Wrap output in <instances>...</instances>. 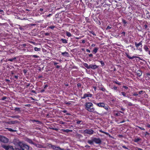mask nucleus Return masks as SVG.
<instances>
[{
    "mask_svg": "<svg viewBox=\"0 0 150 150\" xmlns=\"http://www.w3.org/2000/svg\"><path fill=\"white\" fill-rule=\"evenodd\" d=\"M85 109L88 111L98 114V113L95 110L93 107L91 108L93 106V104L91 103L86 102L85 104Z\"/></svg>",
    "mask_w": 150,
    "mask_h": 150,
    "instance_id": "1",
    "label": "nucleus"
},
{
    "mask_svg": "<svg viewBox=\"0 0 150 150\" xmlns=\"http://www.w3.org/2000/svg\"><path fill=\"white\" fill-rule=\"evenodd\" d=\"M18 147L16 150H29V147L27 144L22 142L18 143Z\"/></svg>",
    "mask_w": 150,
    "mask_h": 150,
    "instance_id": "2",
    "label": "nucleus"
},
{
    "mask_svg": "<svg viewBox=\"0 0 150 150\" xmlns=\"http://www.w3.org/2000/svg\"><path fill=\"white\" fill-rule=\"evenodd\" d=\"M94 132V131L91 129H86L83 130L81 132L82 134H87L90 135H92L93 134Z\"/></svg>",
    "mask_w": 150,
    "mask_h": 150,
    "instance_id": "3",
    "label": "nucleus"
},
{
    "mask_svg": "<svg viewBox=\"0 0 150 150\" xmlns=\"http://www.w3.org/2000/svg\"><path fill=\"white\" fill-rule=\"evenodd\" d=\"M0 141L4 143H7L9 141V139L7 137L0 135Z\"/></svg>",
    "mask_w": 150,
    "mask_h": 150,
    "instance_id": "4",
    "label": "nucleus"
},
{
    "mask_svg": "<svg viewBox=\"0 0 150 150\" xmlns=\"http://www.w3.org/2000/svg\"><path fill=\"white\" fill-rule=\"evenodd\" d=\"M49 146L53 150H64V149L61 148L58 146H56L52 145V144H49Z\"/></svg>",
    "mask_w": 150,
    "mask_h": 150,
    "instance_id": "5",
    "label": "nucleus"
},
{
    "mask_svg": "<svg viewBox=\"0 0 150 150\" xmlns=\"http://www.w3.org/2000/svg\"><path fill=\"white\" fill-rule=\"evenodd\" d=\"M2 147L6 150H14L13 147L11 146L3 145Z\"/></svg>",
    "mask_w": 150,
    "mask_h": 150,
    "instance_id": "6",
    "label": "nucleus"
},
{
    "mask_svg": "<svg viewBox=\"0 0 150 150\" xmlns=\"http://www.w3.org/2000/svg\"><path fill=\"white\" fill-rule=\"evenodd\" d=\"M25 140L28 142V143H29L30 144H33L34 145H35L36 146H37V147H38V146L36 144L34 143V142H33L32 141V139H29V138H26L25 139Z\"/></svg>",
    "mask_w": 150,
    "mask_h": 150,
    "instance_id": "7",
    "label": "nucleus"
},
{
    "mask_svg": "<svg viewBox=\"0 0 150 150\" xmlns=\"http://www.w3.org/2000/svg\"><path fill=\"white\" fill-rule=\"evenodd\" d=\"M93 141L94 142L98 144H100L101 143V141L100 138L94 137L93 138Z\"/></svg>",
    "mask_w": 150,
    "mask_h": 150,
    "instance_id": "8",
    "label": "nucleus"
},
{
    "mask_svg": "<svg viewBox=\"0 0 150 150\" xmlns=\"http://www.w3.org/2000/svg\"><path fill=\"white\" fill-rule=\"evenodd\" d=\"M92 96V95L91 94L88 93H85L83 95V97L81 98V99H85L86 98L90 97H91Z\"/></svg>",
    "mask_w": 150,
    "mask_h": 150,
    "instance_id": "9",
    "label": "nucleus"
},
{
    "mask_svg": "<svg viewBox=\"0 0 150 150\" xmlns=\"http://www.w3.org/2000/svg\"><path fill=\"white\" fill-rule=\"evenodd\" d=\"M126 56L129 59H132L134 58H139V59H140V58L138 56H133L132 57H131L127 53L126 54Z\"/></svg>",
    "mask_w": 150,
    "mask_h": 150,
    "instance_id": "10",
    "label": "nucleus"
},
{
    "mask_svg": "<svg viewBox=\"0 0 150 150\" xmlns=\"http://www.w3.org/2000/svg\"><path fill=\"white\" fill-rule=\"evenodd\" d=\"M105 104L103 102H100L97 104H96V105L99 107L103 108L105 105Z\"/></svg>",
    "mask_w": 150,
    "mask_h": 150,
    "instance_id": "11",
    "label": "nucleus"
},
{
    "mask_svg": "<svg viewBox=\"0 0 150 150\" xmlns=\"http://www.w3.org/2000/svg\"><path fill=\"white\" fill-rule=\"evenodd\" d=\"M18 122L17 120L7 122V123L9 125L13 124L18 123Z\"/></svg>",
    "mask_w": 150,
    "mask_h": 150,
    "instance_id": "12",
    "label": "nucleus"
},
{
    "mask_svg": "<svg viewBox=\"0 0 150 150\" xmlns=\"http://www.w3.org/2000/svg\"><path fill=\"white\" fill-rule=\"evenodd\" d=\"M90 67V69H95L97 68L98 67V66L96 64L94 65H92L91 64Z\"/></svg>",
    "mask_w": 150,
    "mask_h": 150,
    "instance_id": "13",
    "label": "nucleus"
},
{
    "mask_svg": "<svg viewBox=\"0 0 150 150\" xmlns=\"http://www.w3.org/2000/svg\"><path fill=\"white\" fill-rule=\"evenodd\" d=\"M62 54L64 56H68L69 54L68 52H62Z\"/></svg>",
    "mask_w": 150,
    "mask_h": 150,
    "instance_id": "14",
    "label": "nucleus"
},
{
    "mask_svg": "<svg viewBox=\"0 0 150 150\" xmlns=\"http://www.w3.org/2000/svg\"><path fill=\"white\" fill-rule=\"evenodd\" d=\"M83 65L85 67H86L87 69H90V65H88L87 63H84L83 64Z\"/></svg>",
    "mask_w": 150,
    "mask_h": 150,
    "instance_id": "15",
    "label": "nucleus"
},
{
    "mask_svg": "<svg viewBox=\"0 0 150 150\" xmlns=\"http://www.w3.org/2000/svg\"><path fill=\"white\" fill-rule=\"evenodd\" d=\"M93 138H92V139L91 140H88L87 141V142L89 144L92 145L93 144Z\"/></svg>",
    "mask_w": 150,
    "mask_h": 150,
    "instance_id": "16",
    "label": "nucleus"
},
{
    "mask_svg": "<svg viewBox=\"0 0 150 150\" xmlns=\"http://www.w3.org/2000/svg\"><path fill=\"white\" fill-rule=\"evenodd\" d=\"M6 129H8L9 131L11 132H16L17 131L16 130H13L11 128H6Z\"/></svg>",
    "mask_w": 150,
    "mask_h": 150,
    "instance_id": "17",
    "label": "nucleus"
},
{
    "mask_svg": "<svg viewBox=\"0 0 150 150\" xmlns=\"http://www.w3.org/2000/svg\"><path fill=\"white\" fill-rule=\"evenodd\" d=\"M62 131L64 132H66L67 133H68L69 132H71L72 131V130H69V129H62Z\"/></svg>",
    "mask_w": 150,
    "mask_h": 150,
    "instance_id": "18",
    "label": "nucleus"
},
{
    "mask_svg": "<svg viewBox=\"0 0 150 150\" xmlns=\"http://www.w3.org/2000/svg\"><path fill=\"white\" fill-rule=\"evenodd\" d=\"M135 45L136 47H138L140 45H142V42H139V43L137 44L136 42H135Z\"/></svg>",
    "mask_w": 150,
    "mask_h": 150,
    "instance_id": "19",
    "label": "nucleus"
},
{
    "mask_svg": "<svg viewBox=\"0 0 150 150\" xmlns=\"http://www.w3.org/2000/svg\"><path fill=\"white\" fill-rule=\"evenodd\" d=\"M19 27V28L21 30H24V28L25 27V26H21L20 25H18Z\"/></svg>",
    "mask_w": 150,
    "mask_h": 150,
    "instance_id": "20",
    "label": "nucleus"
},
{
    "mask_svg": "<svg viewBox=\"0 0 150 150\" xmlns=\"http://www.w3.org/2000/svg\"><path fill=\"white\" fill-rule=\"evenodd\" d=\"M61 41H62L63 43H67V40L66 39H61Z\"/></svg>",
    "mask_w": 150,
    "mask_h": 150,
    "instance_id": "21",
    "label": "nucleus"
},
{
    "mask_svg": "<svg viewBox=\"0 0 150 150\" xmlns=\"http://www.w3.org/2000/svg\"><path fill=\"white\" fill-rule=\"evenodd\" d=\"M10 117L11 118H19L20 117V116H19L18 115H11L10 116Z\"/></svg>",
    "mask_w": 150,
    "mask_h": 150,
    "instance_id": "22",
    "label": "nucleus"
},
{
    "mask_svg": "<svg viewBox=\"0 0 150 150\" xmlns=\"http://www.w3.org/2000/svg\"><path fill=\"white\" fill-rule=\"evenodd\" d=\"M66 35L68 37H70L71 36V35L69 32H68V31H66Z\"/></svg>",
    "mask_w": 150,
    "mask_h": 150,
    "instance_id": "23",
    "label": "nucleus"
},
{
    "mask_svg": "<svg viewBox=\"0 0 150 150\" xmlns=\"http://www.w3.org/2000/svg\"><path fill=\"white\" fill-rule=\"evenodd\" d=\"M98 50V48L97 47H95L94 49L93 50V52H94V54H96Z\"/></svg>",
    "mask_w": 150,
    "mask_h": 150,
    "instance_id": "24",
    "label": "nucleus"
},
{
    "mask_svg": "<svg viewBox=\"0 0 150 150\" xmlns=\"http://www.w3.org/2000/svg\"><path fill=\"white\" fill-rule=\"evenodd\" d=\"M16 57H14L13 58H12V59H8V61H10V62H13L14 60H16Z\"/></svg>",
    "mask_w": 150,
    "mask_h": 150,
    "instance_id": "25",
    "label": "nucleus"
},
{
    "mask_svg": "<svg viewBox=\"0 0 150 150\" xmlns=\"http://www.w3.org/2000/svg\"><path fill=\"white\" fill-rule=\"evenodd\" d=\"M34 50L36 51H40L41 50L40 48H38L37 47H35L34 48Z\"/></svg>",
    "mask_w": 150,
    "mask_h": 150,
    "instance_id": "26",
    "label": "nucleus"
},
{
    "mask_svg": "<svg viewBox=\"0 0 150 150\" xmlns=\"http://www.w3.org/2000/svg\"><path fill=\"white\" fill-rule=\"evenodd\" d=\"M15 111H17L18 112H21V110H20V108H16L14 110Z\"/></svg>",
    "mask_w": 150,
    "mask_h": 150,
    "instance_id": "27",
    "label": "nucleus"
},
{
    "mask_svg": "<svg viewBox=\"0 0 150 150\" xmlns=\"http://www.w3.org/2000/svg\"><path fill=\"white\" fill-rule=\"evenodd\" d=\"M141 140L140 139L138 138L134 139V141L135 142H137L140 141Z\"/></svg>",
    "mask_w": 150,
    "mask_h": 150,
    "instance_id": "28",
    "label": "nucleus"
},
{
    "mask_svg": "<svg viewBox=\"0 0 150 150\" xmlns=\"http://www.w3.org/2000/svg\"><path fill=\"white\" fill-rule=\"evenodd\" d=\"M103 108H104L107 110H108L109 108V107L107 105H105H105H104V107H103Z\"/></svg>",
    "mask_w": 150,
    "mask_h": 150,
    "instance_id": "29",
    "label": "nucleus"
},
{
    "mask_svg": "<svg viewBox=\"0 0 150 150\" xmlns=\"http://www.w3.org/2000/svg\"><path fill=\"white\" fill-rule=\"evenodd\" d=\"M145 93V91L142 90L138 92L139 94H144Z\"/></svg>",
    "mask_w": 150,
    "mask_h": 150,
    "instance_id": "30",
    "label": "nucleus"
},
{
    "mask_svg": "<svg viewBox=\"0 0 150 150\" xmlns=\"http://www.w3.org/2000/svg\"><path fill=\"white\" fill-rule=\"evenodd\" d=\"M137 75L139 77H140L141 76H142V73L141 72L139 71V72L137 73Z\"/></svg>",
    "mask_w": 150,
    "mask_h": 150,
    "instance_id": "31",
    "label": "nucleus"
},
{
    "mask_svg": "<svg viewBox=\"0 0 150 150\" xmlns=\"http://www.w3.org/2000/svg\"><path fill=\"white\" fill-rule=\"evenodd\" d=\"M125 101H127V103L128 104V105L129 106H131L133 105V104H132V103H131L127 101V100H125Z\"/></svg>",
    "mask_w": 150,
    "mask_h": 150,
    "instance_id": "32",
    "label": "nucleus"
},
{
    "mask_svg": "<svg viewBox=\"0 0 150 150\" xmlns=\"http://www.w3.org/2000/svg\"><path fill=\"white\" fill-rule=\"evenodd\" d=\"M133 96H138V97H140V96L138 95V94L137 93V92H136L134 93L133 94Z\"/></svg>",
    "mask_w": 150,
    "mask_h": 150,
    "instance_id": "33",
    "label": "nucleus"
},
{
    "mask_svg": "<svg viewBox=\"0 0 150 150\" xmlns=\"http://www.w3.org/2000/svg\"><path fill=\"white\" fill-rule=\"evenodd\" d=\"M100 90L101 91H106V89L105 88H104L103 87H100Z\"/></svg>",
    "mask_w": 150,
    "mask_h": 150,
    "instance_id": "34",
    "label": "nucleus"
},
{
    "mask_svg": "<svg viewBox=\"0 0 150 150\" xmlns=\"http://www.w3.org/2000/svg\"><path fill=\"white\" fill-rule=\"evenodd\" d=\"M31 56L35 58H38L39 57V56H37L36 55H31Z\"/></svg>",
    "mask_w": 150,
    "mask_h": 150,
    "instance_id": "35",
    "label": "nucleus"
},
{
    "mask_svg": "<svg viewBox=\"0 0 150 150\" xmlns=\"http://www.w3.org/2000/svg\"><path fill=\"white\" fill-rule=\"evenodd\" d=\"M144 49L146 51H148L149 48L146 46H145L144 47Z\"/></svg>",
    "mask_w": 150,
    "mask_h": 150,
    "instance_id": "36",
    "label": "nucleus"
},
{
    "mask_svg": "<svg viewBox=\"0 0 150 150\" xmlns=\"http://www.w3.org/2000/svg\"><path fill=\"white\" fill-rule=\"evenodd\" d=\"M121 95H123L124 97L126 96V94L124 92H121Z\"/></svg>",
    "mask_w": 150,
    "mask_h": 150,
    "instance_id": "37",
    "label": "nucleus"
},
{
    "mask_svg": "<svg viewBox=\"0 0 150 150\" xmlns=\"http://www.w3.org/2000/svg\"><path fill=\"white\" fill-rule=\"evenodd\" d=\"M99 62H100V63H101L102 66H103L105 65L103 61H99Z\"/></svg>",
    "mask_w": 150,
    "mask_h": 150,
    "instance_id": "38",
    "label": "nucleus"
},
{
    "mask_svg": "<svg viewBox=\"0 0 150 150\" xmlns=\"http://www.w3.org/2000/svg\"><path fill=\"white\" fill-rule=\"evenodd\" d=\"M90 33L93 34L94 36H96V35L95 34V33L93 31H89Z\"/></svg>",
    "mask_w": 150,
    "mask_h": 150,
    "instance_id": "39",
    "label": "nucleus"
},
{
    "mask_svg": "<svg viewBox=\"0 0 150 150\" xmlns=\"http://www.w3.org/2000/svg\"><path fill=\"white\" fill-rule=\"evenodd\" d=\"M136 127H138L139 128V129H141L142 130H145V129L144 128H143V127H139V126H136Z\"/></svg>",
    "mask_w": 150,
    "mask_h": 150,
    "instance_id": "40",
    "label": "nucleus"
},
{
    "mask_svg": "<svg viewBox=\"0 0 150 150\" xmlns=\"http://www.w3.org/2000/svg\"><path fill=\"white\" fill-rule=\"evenodd\" d=\"M113 82L119 85H121V83H120L118 82L117 81H113Z\"/></svg>",
    "mask_w": 150,
    "mask_h": 150,
    "instance_id": "41",
    "label": "nucleus"
},
{
    "mask_svg": "<svg viewBox=\"0 0 150 150\" xmlns=\"http://www.w3.org/2000/svg\"><path fill=\"white\" fill-rule=\"evenodd\" d=\"M122 22L125 24H126L127 23V21L124 19L122 20Z\"/></svg>",
    "mask_w": 150,
    "mask_h": 150,
    "instance_id": "42",
    "label": "nucleus"
},
{
    "mask_svg": "<svg viewBox=\"0 0 150 150\" xmlns=\"http://www.w3.org/2000/svg\"><path fill=\"white\" fill-rule=\"evenodd\" d=\"M65 103L66 104L70 105L71 104L70 102H67L65 101Z\"/></svg>",
    "mask_w": 150,
    "mask_h": 150,
    "instance_id": "43",
    "label": "nucleus"
},
{
    "mask_svg": "<svg viewBox=\"0 0 150 150\" xmlns=\"http://www.w3.org/2000/svg\"><path fill=\"white\" fill-rule=\"evenodd\" d=\"M55 27L54 26H50L49 27V28L51 29H53Z\"/></svg>",
    "mask_w": 150,
    "mask_h": 150,
    "instance_id": "44",
    "label": "nucleus"
},
{
    "mask_svg": "<svg viewBox=\"0 0 150 150\" xmlns=\"http://www.w3.org/2000/svg\"><path fill=\"white\" fill-rule=\"evenodd\" d=\"M147 25L146 24H145L144 25V27L145 29H146L147 28Z\"/></svg>",
    "mask_w": 150,
    "mask_h": 150,
    "instance_id": "45",
    "label": "nucleus"
},
{
    "mask_svg": "<svg viewBox=\"0 0 150 150\" xmlns=\"http://www.w3.org/2000/svg\"><path fill=\"white\" fill-rule=\"evenodd\" d=\"M81 121H82L81 120L77 121L76 122V123L78 124H80Z\"/></svg>",
    "mask_w": 150,
    "mask_h": 150,
    "instance_id": "46",
    "label": "nucleus"
},
{
    "mask_svg": "<svg viewBox=\"0 0 150 150\" xmlns=\"http://www.w3.org/2000/svg\"><path fill=\"white\" fill-rule=\"evenodd\" d=\"M117 88V87L116 86H114L113 88H112V89H114L115 90H116Z\"/></svg>",
    "mask_w": 150,
    "mask_h": 150,
    "instance_id": "47",
    "label": "nucleus"
},
{
    "mask_svg": "<svg viewBox=\"0 0 150 150\" xmlns=\"http://www.w3.org/2000/svg\"><path fill=\"white\" fill-rule=\"evenodd\" d=\"M53 63H54V65H56L57 64H58V63H57V62H56L54 61H53Z\"/></svg>",
    "mask_w": 150,
    "mask_h": 150,
    "instance_id": "48",
    "label": "nucleus"
},
{
    "mask_svg": "<svg viewBox=\"0 0 150 150\" xmlns=\"http://www.w3.org/2000/svg\"><path fill=\"white\" fill-rule=\"evenodd\" d=\"M6 98V97H5V96H4L3 97H2V100H5Z\"/></svg>",
    "mask_w": 150,
    "mask_h": 150,
    "instance_id": "49",
    "label": "nucleus"
},
{
    "mask_svg": "<svg viewBox=\"0 0 150 150\" xmlns=\"http://www.w3.org/2000/svg\"><path fill=\"white\" fill-rule=\"evenodd\" d=\"M122 147L124 149H128V148L127 147H126L125 146H124V145L122 146Z\"/></svg>",
    "mask_w": 150,
    "mask_h": 150,
    "instance_id": "50",
    "label": "nucleus"
},
{
    "mask_svg": "<svg viewBox=\"0 0 150 150\" xmlns=\"http://www.w3.org/2000/svg\"><path fill=\"white\" fill-rule=\"evenodd\" d=\"M123 87L124 88L126 89H127L128 88L127 87L124 86H123Z\"/></svg>",
    "mask_w": 150,
    "mask_h": 150,
    "instance_id": "51",
    "label": "nucleus"
},
{
    "mask_svg": "<svg viewBox=\"0 0 150 150\" xmlns=\"http://www.w3.org/2000/svg\"><path fill=\"white\" fill-rule=\"evenodd\" d=\"M14 77L15 78H16V79H18V75H15L14 76Z\"/></svg>",
    "mask_w": 150,
    "mask_h": 150,
    "instance_id": "52",
    "label": "nucleus"
},
{
    "mask_svg": "<svg viewBox=\"0 0 150 150\" xmlns=\"http://www.w3.org/2000/svg\"><path fill=\"white\" fill-rule=\"evenodd\" d=\"M88 56L90 57H92L93 55L92 54H88Z\"/></svg>",
    "mask_w": 150,
    "mask_h": 150,
    "instance_id": "53",
    "label": "nucleus"
},
{
    "mask_svg": "<svg viewBox=\"0 0 150 150\" xmlns=\"http://www.w3.org/2000/svg\"><path fill=\"white\" fill-rule=\"evenodd\" d=\"M61 66H60L59 65H57L56 66V68H59Z\"/></svg>",
    "mask_w": 150,
    "mask_h": 150,
    "instance_id": "54",
    "label": "nucleus"
},
{
    "mask_svg": "<svg viewBox=\"0 0 150 150\" xmlns=\"http://www.w3.org/2000/svg\"><path fill=\"white\" fill-rule=\"evenodd\" d=\"M85 147L86 148H90V146L88 145H86L85 146Z\"/></svg>",
    "mask_w": 150,
    "mask_h": 150,
    "instance_id": "55",
    "label": "nucleus"
},
{
    "mask_svg": "<svg viewBox=\"0 0 150 150\" xmlns=\"http://www.w3.org/2000/svg\"><path fill=\"white\" fill-rule=\"evenodd\" d=\"M110 28H111V27L109 26H108L107 27V28H106V30L108 29H110Z\"/></svg>",
    "mask_w": 150,
    "mask_h": 150,
    "instance_id": "56",
    "label": "nucleus"
},
{
    "mask_svg": "<svg viewBox=\"0 0 150 150\" xmlns=\"http://www.w3.org/2000/svg\"><path fill=\"white\" fill-rule=\"evenodd\" d=\"M60 124H64V122L63 121H60Z\"/></svg>",
    "mask_w": 150,
    "mask_h": 150,
    "instance_id": "57",
    "label": "nucleus"
},
{
    "mask_svg": "<svg viewBox=\"0 0 150 150\" xmlns=\"http://www.w3.org/2000/svg\"><path fill=\"white\" fill-rule=\"evenodd\" d=\"M52 15V14H49L47 16V17H50Z\"/></svg>",
    "mask_w": 150,
    "mask_h": 150,
    "instance_id": "58",
    "label": "nucleus"
},
{
    "mask_svg": "<svg viewBox=\"0 0 150 150\" xmlns=\"http://www.w3.org/2000/svg\"><path fill=\"white\" fill-rule=\"evenodd\" d=\"M85 42V40H82V43H84Z\"/></svg>",
    "mask_w": 150,
    "mask_h": 150,
    "instance_id": "59",
    "label": "nucleus"
},
{
    "mask_svg": "<svg viewBox=\"0 0 150 150\" xmlns=\"http://www.w3.org/2000/svg\"><path fill=\"white\" fill-rule=\"evenodd\" d=\"M96 45L95 44H93L91 45V46L92 47H94Z\"/></svg>",
    "mask_w": 150,
    "mask_h": 150,
    "instance_id": "60",
    "label": "nucleus"
},
{
    "mask_svg": "<svg viewBox=\"0 0 150 150\" xmlns=\"http://www.w3.org/2000/svg\"><path fill=\"white\" fill-rule=\"evenodd\" d=\"M86 51L87 52H88L89 53H90L91 52L88 49H86Z\"/></svg>",
    "mask_w": 150,
    "mask_h": 150,
    "instance_id": "61",
    "label": "nucleus"
},
{
    "mask_svg": "<svg viewBox=\"0 0 150 150\" xmlns=\"http://www.w3.org/2000/svg\"><path fill=\"white\" fill-rule=\"evenodd\" d=\"M149 134L147 132H145V134L146 135H149Z\"/></svg>",
    "mask_w": 150,
    "mask_h": 150,
    "instance_id": "62",
    "label": "nucleus"
},
{
    "mask_svg": "<svg viewBox=\"0 0 150 150\" xmlns=\"http://www.w3.org/2000/svg\"><path fill=\"white\" fill-rule=\"evenodd\" d=\"M6 82H9L10 81V80L9 79H6Z\"/></svg>",
    "mask_w": 150,
    "mask_h": 150,
    "instance_id": "63",
    "label": "nucleus"
},
{
    "mask_svg": "<svg viewBox=\"0 0 150 150\" xmlns=\"http://www.w3.org/2000/svg\"><path fill=\"white\" fill-rule=\"evenodd\" d=\"M62 112L64 113H66L67 112V111L66 110H64L63 111H62Z\"/></svg>",
    "mask_w": 150,
    "mask_h": 150,
    "instance_id": "64",
    "label": "nucleus"
}]
</instances>
